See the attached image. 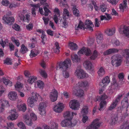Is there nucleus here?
<instances>
[{"mask_svg":"<svg viewBox=\"0 0 129 129\" xmlns=\"http://www.w3.org/2000/svg\"><path fill=\"white\" fill-rule=\"evenodd\" d=\"M59 69H61L63 72V75L65 78H68L69 76V73L65 71L70 67L71 65V61L70 59L68 58L63 62H60L58 63Z\"/></svg>","mask_w":129,"mask_h":129,"instance_id":"f257e3e1","label":"nucleus"},{"mask_svg":"<svg viewBox=\"0 0 129 129\" xmlns=\"http://www.w3.org/2000/svg\"><path fill=\"white\" fill-rule=\"evenodd\" d=\"M121 52V55L125 57L129 58V49H126L124 50H119L116 48L109 49L104 52V55H107L110 54L118 52Z\"/></svg>","mask_w":129,"mask_h":129,"instance_id":"f03ea898","label":"nucleus"},{"mask_svg":"<svg viewBox=\"0 0 129 129\" xmlns=\"http://www.w3.org/2000/svg\"><path fill=\"white\" fill-rule=\"evenodd\" d=\"M85 25L83 24V23L81 21H79L78 25L77 27L75 26V29L78 30L79 28L84 29H88L89 30L91 31H93V29L92 27L93 26V25L91 21L89 20H86L85 22Z\"/></svg>","mask_w":129,"mask_h":129,"instance_id":"7ed1b4c3","label":"nucleus"},{"mask_svg":"<svg viewBox=\"0 0 129 129\" xmlns=\"http://www.w3.org/2000/svg\"><path fill=\"white\" fill-rule=\"evenodd\" d=\"M122 96V94H119L116 97L115 100H113L110 106L108 108L109 110H112L116 108Z\"/></svg>","mask_w":129,"mask_h":129,"instance_id":"20e7f679","label":"nucleus"},{"mask_svg":"<svg viewBox=\"0 0 129 129\" xmlns=\"http://www.w3.org/2000/svg\"><path fill=\"white\" fill-rule=\"evenodd\" d=\"M75 73L77 77L79 79L87 78L88 76V74L81 69H76Z\"/></svg>","mask_w":129,"mask_h":129,"instance_id":"39448f33","label":"nucleus"},{"mask_svg":"<svg viewBox=\"0 0 129 129\" xmlns=\"http://www.w3.org/2000/svg\"><path fill=\"white\" fill-rule=\"evenodd\" d=\"M75 73L77 77L79 79L87 78L88 76V74L81 69H76Z\"/></svg>","mask_w":129,"mask_h":129,"instance_id":"423d86ee","label":"nucleus"},{"mask_svg":"<svg viewBox=\"0 0 129 129\" xmlns=\"http://www.w3.org/2000/svg\"><path fill=\"white\" fill-rule=\"evenodd\" d=\"M112 60L111 62L113 66L118 67L120 65L122 60L118 55L113 56L112 57Z\"/></svg>","mask_w":129,"mask_h":129,"instance_id":"0eeeda50","label":"nucleus"},{"mask_svg":"<svg viewBox=\"0 0 129 129\" xmlns=\"http://www.w3.org/2000/svg\"><path fill=\"white\" fill-rule=\"evenodd\" d=\"M35 96L29 97L28 99V103L29 106L32 107L34 105V103L36 102L38 98L40 97L39 94L37 93H35Z\"/></svg>","mask_w":129,"mask_h":129,"instance_id":"6e6552de","label":"nucleus"},{"mask_svg":"<svg viewBox=\"0 0 129 129\" xmlns=\"http://www.w3.org/2000/svg\"><path fill=\"white\" fill-rule=\"evenodd\" d=\"M99 120L98 118L95 119L90 125L87 127L86 129H97L101 124V123L99 122Z\"/></svg>","mask_w":129,"mask_h":129,"instance_id":"1a4fd4ad","label":"nucleus"},{"mask_svg":"<svg viewBox=\"0 0 129 129\" xmlns=\"http://www.w3.org/2000/svg\"><path fill=\"white\" fill-rule=\"evenodd\" d=\"M91 53V51L89 48L84 47H83L78 52V54L80 55H81V54H84L87 56L90 55Z\"/></svg>","mask_w":129,"mask_h":129,"instance_id":"9d476101","label":"nucleus"},{"mask_svg":"<svg viewBox=\"0 0 129 129\" xmlns=\"http://www.w3.org/2000/svg\"><path fill=\"white\" fill-rule=\"evenodd\" d=\"M108 98L107 95L105 94H104L101 95L99 98L100 100L101 101L100 103V107L99 108V110H101L104 107V105H105L106 103V102L105 100Z\"/></svg>","mask_w":129,"mask_h":129,"instance_id":"9b49d317","label":"nucleus"},{"mask_svg":"<svg viewBox=\"0 0 129 129\" xmlns=\"http://www.w3.org/2000/svg\"><path fill=\"white\" fill-rule=\"evenodd\" d=\"M8 14H7L6 15H5L3 17V20L4 21L5 23L6 24L11 25L14 22L15 19L13 17H8V16L7 15Z\"/></svg>","mask_w":129,"mask_h":129,"instance_id":"f8f14e48","label":"nucleus"},{"mask_svg":"<svg viewBox=\"0 0 129 129\" xmlns=\"http://www.w3.org/2000/svg\"><path fill=\"white\" fill-rule=\"evenodd\" d=\"M0 104L1 105V109L2 111H3L5 108L9 107L10 106L8 101L4 98L0 99Z\"/></svg>","mask_w":129,"mask_h":129,"instance_id":"ddd939ff","label":"nucleus"},{"mask_svg":"<svg viewBox=\"0 0 129 129\" xmlns=\"http://www.w3.org/2000/svg\"><path fill=\"white\" fill-rule=\"evenodd\" d=\"M46 105L45 103L43 102L39 104V109L40 111V114L42 115H45L46 114L45 108Z\"/></svg>","mask_w":129,"mask_h":129,"instance_id":"4468645a","label":"nucleus"},{"mask_svg":"<svg viewBox=\"0 0 129 129\" xmlns=\"http://www.w3.org/2000/svg\"><path fill=\"white\" fill-rule=\"evenodd\" d=\"M70 108L72 109L77 110L80 105L77 100H73L70 101L69 104Z\"/></svg>","mask_w":129,"mask_h":129,"instance_id":"2eb2a0df","label":"nucleus"},{"mask_svg":"<svg viewBox=\"0 0 129 129\" xmlns=\"http://www.w3.org/2000/svg\"><path fill=\"white\" fill-rule=\"evenodd\" d=\"M64 108L62 103H59L56 105L54 106L53 108V110L57 113H60L63 110Z\"/></svg>","mask_w":129,"mask_h":129,"instance_id":"dca6fc26","label":"nucleus"},{"mask_svg":"<svg viewBox=\"0 0 129 129\" xmlns=\"http://www.w3.org/2000/svg\"><path fill=\"white\" fill-rule=\"evenodd\" d=\"M58 95V92L55 89L52 90L51 92L50 97L51 100L52 102H55L57 99Z\"/></svg>","mask_w":129,"mask_h":129,"instance_id":"f3484780","label":"nucleus"},{"mask_svg":"<svg viewBox=\"0 0 129 129\" xmlns=\"http://www.w3.org/2000/svg\"><path fill=\"white\" fill-rule=\"evenodd\" d=\"M77 113L72 112L71 114V112L69 111H67L64 114V116L66 119L71 120L73 118L74 115H76Z\"/></svg>","mask_w":129,"mask_h":129,"instance_id":"a211bd4d","label":"nucleus"},{"mask_svg":"<svg viewBox=\"0 0 129 129\" xmlns=\"http://www.w3.org/2000/svg\"><path fill=\"white\" fill-rule=\"evenodd\" d=\"M61 125L62 127H67L69 128L73 126L72 123L71 121L67 119L62 120L61 123Z\"/></svg>","mask_w":129,"mask_h":129,"instance_id":"6ab92c4d","label":"nucleus"},{"mask_svg":"<svg viewBox=\"0 0 129 129\" xmlns=\"http://www.w3.org/2000/svg\"><path fill=\"white\" fill-rule=\"evenodd\" d=\"M110 80L109 77L107 76L103 80L102 82L100 83V85L102 88H105L110 82Z\"/></svg>","mask_w":129,"mask_h":129,"instance_id":"aec40b11","label":"nucleus"},{"mask_svg":"<svg viewBox=\"0 0 129 129\" xmlns=\"http://www.w3.org/2000/svg\"><path fill=\"white\" fill-rule=\"evenodd\" d=\"M30 116L31 117L30 119H27L26 120V122L28 125L31 126L32 125L31 120L35 121L37 120V117L35 113H30Z\"/></svg>","mask_w":129,"mask_h":129,"instance_id":"412c9836","label":"nucleus"},{"mask_svg":"<svg viewBox=\"0 0 129 129\" xmlns=\"http://www.w3.org/2000/svg\"><path fill=\"white\" fill-rule=\"evenodd\" d=\"M18 15L21 20L27 22L28 23L29 22L30 16L29 14H27L24 16V15L21 14H18Z\"/></svg>","mask_w":129,"mask_h":129,"instance_id":"4be33fe9","label":"nucleus"},{"mask_svg":"<svg viewBox=\"0 0 129 129\" xmlns=\"http://www.w3.org/2000/svg\"><path fill=\"white\" fill-rule=\"evenodd\" d=\"M118 117L117 115H114L112 116L110 121V124L111 125H114L117 122Z\"/></svg>","mask_w":129,"mask_h":129,"instance_id":"5701e85b","label":"nucleus"},{"mask_svg":"<svg viewBox=\"0 0 129 129\" xmlns=\"http://www.w3.org/2000/svg\"><path fill=\"white\" fill-rule=\"evenodd\" d=\"M83 65L86 69L92 70L93 68L92 65L90 61L86 60L84 63Z\"/></svg>","mask_w":129,"mask_h":129,"instance_id":"b1692460","label":"nucleus"},{"mask_svg":"<svg viewBox=\"0 0 129 129\" xmlns=\"http://www.w3.org/2000/svg\"><path fill=\"white\" fill-rule=\"evenodd\" d=\"M121 104L123 108H126L127 109L128 107V98L124 97L121 101Z\"/></svg>","mask_w":129,"mask_h":129,"instance_id":"393cba45","label":"nucleus"},{"mask_svg":"<svg viewBox=\"0 0 129 129\" xmlns=\"http://www.w3.org/2000/svg\"><path fill=\"white\" fill-rule=\"evenodd\" d=\"M8 97L10 100H15L17 97V94L15 92L11 91L9 93Z\"/></svg>","mask_w":129,"mask_h":129,"instance_id":"a878e982","label":"nucleus"},{"mask_svg":"<svg viewBox=\"0 0 129 129\" xmlns=\"http://www.w3.org/2000/svg\"><path fill=\"white\" fill-rule=\"evenodd\" d=\"M115 31V29L114 28L107 29L105 31L106 34L108 36H112L113 35Z\"/></svg>","mask_w":129,"mask_h":129,"instance_id":"bb28decb","label":"nucleus"},{"mask_svg":"<svg viewBox=\"0 0 129 129\" xmlns=\"http://www.w3.org/2000/svg\"><path fill=\"white\" fill-rule=\"evenodd\" d=\"M127 1L126 0H123V3L119 5V9L122 12H123L125 8L127 6Z\"/></svg>","mask_w":129,"mask_h":129,"instance_id":"cd10ccee","label":"nucleus"},{"mask_svg":"<svg viewBox=\"0 0 129 129\" xmlns=\"http://www.w3.org/2000/svg\"><path fill=\"white\" fill-rule=\"evenodd\" d=\"M69 47L71 50H76L78 48V46L76 43L71 42H69Z\"/></svg>","mask_w":129,"mask_h":129,"instance_id":"c85d7f7f","label":"nucleus"},{"mask_svg":"<svg viewBox=\"0 0 129 129\" xmlns=\"http://www.w3.org/2000/svg\"><path fill=\"white\" fill-rule=\"evenodd\" d=\"M103 35L101 33H99L96 35V40L98 44H100L103 40Z\"/></svg>","mask_w":129,"mask_h":129,"instance_id":"c756f323","label":"nucleus"},{"mask_svg":"<svg viewBox=\"0 0 129 129\" xmlns=\"http://www.w3.org/2000/svg\"><path fill=\"white\" fill-rule=\"evenodd\" d=\"M124 28L123 30H121L122 29H120V31H122V33L124 34L125 35L128 37H129V26L126 27L125 28Z\"/></svg>","mask_w":129,"mask_h":129,"instance_id":"7c9ffc66","label":"nucleus"},{"mask_svg":"<svg viewBox=\"0 0 129 129\" xmlns=\"http://www.w3.org/2000/svg\"><path fill=\"white\" fill-rule=\"evenodd\" d=\"M88 111V108L87 106L83 107L81 111V113L83 116L87 114Z\"/></svg>","mask_w":129,"mask_h":129,"instance_id":"2f4dec72","label":"nucleus"},{"mask_svg":"<svg viewBox=\"0 0 129 129\" xmlns=\"http://www.w3.org/2000/svg\"><path fill=\"white\" fill-rule=\"evenodd\" d=\"M121 129H129V122L128 121H124L122 125L120 126Z\"/></svg>","mask_w":129,"mask_h":129,"instance_id":"473e14b6","label":"nucleus"},{"mask_svg":"<svg viewBox=\"0 0 129 129\" xmlns=\"http://www.w3.org/2000/svg\"><path fill=\"white\" fill-rule=\"evenodd\" d=\"M98 75L100 77L102 76L105 73V71L104 68L102 67H101L98 71Z\"/></svg>","mask_w":129,"mask_h":129,"instance_id":"72a5a7b5","label":"nucleus"},{"mask_svg":"<svg viewBox=\"0 0 129 129\" xmlns=\"http://www.w3.org/2000/svg\"><path fill=\"white\" fill-rule=\"evenodd\" d=\"M72 10L74 15L77 16H79V11L76 8L75 5L73 6Z\"/></svg>","mask_w":129,"mask_h":129,"instance_id":"f704fd0d","label":"nucleus"},{"mask_svg":"<svg viewBox=\"0 0 129 129\" xmlns=\"http://www.w3.org/2000/svg\"><path fill=\"white\" fill-rule=\"evenodd\" d=\"M71 57L72 60L73 62H77L80 61V59L78 58V55L76 54L72 55Z\"/></svg>","mask_w":129,"mask_h":129,"instance_id":"c9c22d12","label":"nucleus"},{"mask_svg":"<svg viewBox=\"0 0 129 129\" xmlns=\"http://www.w3.org/2000/svg\"><path fill=\"white\" fill-rule=\"evenodd\" d=\"M37 79V78L34 76H30L28 80V82L30 84H32L34 82H35Z\"/></svg>","mask_w":129,"mask_h":129,"instance_id":"e433bc0d","label":"nucleus"},{"mask_svg":"<svg viewBox=\"0 0 129 129\" xmlns=\"http://www.w3.org/2000/svg\"><path fill=\"white\" fill-rule=\"evenodd\" d=\"M49 6L48 4H46V6L43 7V8L45 12L44 13V15L45 16H47L48 14L49 13H51L50 11L47 8V7H48Z\"/></svg>","mask_w":129,"mask_h":129,"instance_id":"4c0bfd02","label":"nucleus"},{"mask_svg":"<svg viewBox=\"0 0 129 129\" xmlns=\"http://www.w3.org/2000/svg\"><path fill=\"white\" fill-rule=\"evenodd\" d=\"M98 53L96 50H94L93 53L92 55L90 57V58L92 60H95L98 55Z\"/></svg>","mask_w":129,"mask_h":129,"instance_id":"58836bf2","label":"nucleus"},{"mask_svg":"<svg viewBox=\"0 0 129 129\" xmlns=\"http://www.w3.org/2000/svg\"><path fill=\"white\" fill-rule=\"evenodd\" d=\"M113 83L112 84V87L114 89H115L118 86V83L117 82L115 78L114 77L112 78Z\"/></svg>","mask_w":129,"mask_h":129,"instance_id":"ea45409f","label":"nucleus"},{"mask_svg":"<svg viewBox=\"0 0 129 129\" xmlns=\"http://www.w3.org/2000/svg\"><path fill=\"white\" fill-rule=\"evenodd\" d=\"M35 85H37L39 88L43 89L44 86V83L42 81L39 80L37 81Z\"/></svg>","mask_w":129,"mask_h":129,"instance_id":"a19ab883","label":"nucleus"},{"mask_svg":"<svg viewBox=\"0 0 129 129\" xmlns=\"http://www.w3.org/2000/svg\"><path fill=\"white\" fill-rule=\"evenodd\" d=\"M28 51L27 48L25 46L24 44H22L20 50V52L23 54L25 53Z\"/></svg>","mask_w":129,"mask_h":129,"instance_id":"79ce46f5","label":"nucleus"},{"mask_svg":"<svg viewBox=\"0 0 129 129\" xmlns=\"http://www.w3.org/2000/svg\"><path fill=\"white\" fill-rule=\"evenodd\" d=\"M54 126L53 128H50V127L47 125L44 126V129H58V124L57 123L54 122L53 124Z\"/></svg>","mask_w":129,"mask_h":129,"instance_id":"37998d69","label":"nucleus"},{"mask_svg":"<svg viewBox=\"0 0 129 129\" xmlns=\"http://www.w3.org/2000/svg\"><path fill=\"white\" fill-rule=\"evenodd\" d=\"M78 84L79 87H87L88 85V83L87 81L79 82Z\"/></svg>","mask_w":129,"mask_h":129,"instance_id":"c03bdc74","label":"nucleus"},{"mask_svg":"<svg viewBox=\"0 0 129 129\" xmlns=\"http://www.w3.org/2000/svg\"><path fill=\"white\" fill-rule=\"evenodd\" d=\"M55 48H54V51L55 53H58L60 51L59 49L60 48V47L59 46V44L57 42H55Z\"/></svg>","mask_w":129,"mask_h":129,"instance_id":"a18cd8bd","label":"nucleus"},{"mask_svg":"<svg viewBox=\"0 0 129 129\" xmlns=\"http://www.w3.org/2000/svg\"><path fill=\"white\" fill-rule=\"evenodd\" d=\"M84 94V92L82 90L79 89L77 91V92L75 93V94L77 96L81 97Z\"/></svg>","mask_w":129,"mask_h":129,"instance_id":"49530a36","label":"nucleus"},{"mask_svg":"<svg viewBox=\"0 0 129 129\" xmlns=\"http://www.w3.org/2000/svg\"><path fill=\"white\" fill-rule=\"evenodd\" d=\"M15 89L18 91V90H20V89L22 88V85L21 83L19 82H17L15 85Z\"/></svg>","mask_w":129,"mask_h":129,"instance_id":"de8ad7c7","label":"nucleus"},{"mask_svg":"<svg viewBox=\"0 0 129 129\" xmlns=\"http://www.w3.org/2000/svg\"><path fill=\"white\" fill-rule=\"evenodd\" d=\"M3 82L6 85H8L9 86H11L12 84L10 80L6 79H4Z\"/></svg>","mask_w":129,"mask_h":129,"instance_id":"09e8293b","label":"nucleus"},{"mask_svg":"<svg viewBox=\"0 0 129 129\" xmlns=\"http://www.w3.org/2000/svg\"><path fill=\"white\" fill-rule=\"evenodd\" d=\"M16 113L15 112L14 113L12 114L11 116H9L8 117V119H10L12 120H13L17 119V115L16 114Z\"/></svg>","mask_w":129,"mask_h":129,"instance_id":"8fccbe9b","label":"nucleus"},{"mask_svg":"<svg viewBox=\"0 0 129 129\" xmlns=\"http://www.w3.org/2000/svg\"><path fill=\"white\" fill-rule=\"evenodd\" d=\"M11 39L12 41L15 43L17 47H18L20 45V43L19 40H16L14 37H11Z\"/></svg>","mask_w":129,"mask_h":129,"instance_id":"3c124183","label":"nucleus"},{"mask_svg":"<svg viewBox=\"0 0 129 129\" xmlns=\"http://www.w3.org/2000/svg\"><path fill=\"white\" fill-rule=\"evenodd\" d=\"M41 38L42 39V43L43 44H45V43L44 42V41L46 40V36L45 34V33H44L42 34L41 36Z\"/></svg>","mask_w":129,"mask_h":129,"instance_id":"603ef678","label":"nucleus"},{"mask_svg":"<svg viewBox=\"0 0 129 129\" xmlns=\"http://www.w3.org/2000/svg\"><path fill=\"white\" fill-rule=\"evenodd\" d=\"M7 129H13L14 127V124L13 123L9 122L7 123Z\"/></svg>","mask_w":129,"mask_h":129,"instance_id":"864d4df0","label":"nucleus"},{"mask_svg":"<svg viewBox=\"0 0 129 129\" xmlns=\"http://www.w3.org/2000/svg\"><path fill=\"white\" fill-rule=\"evenodd\" d=\"M30 40L31 41L32 43L31 44V46H30V47L31 48H33L35 47V44L37 43L36 38L35 37L31 38L30 39Z\"/></svg>","mask_w":129,"mask_h":129,"instance_id":"5fc2aeb1","label":"nucleus"},{"mask_svg":"<svg viewBox=\"0 0 129 129\" xmlns=\"http://www.w3.org/2000/svg\"><path fill=\"white\" fill-rule=\"evenodd\" d=\"M21 107L20 109H19L20 111H22L23 112H25L26 109V106L25 104H21L20 105Z\"/></svg>","mask_w":129,"mask_h":129,"instance_id":"6e6d98bb","label":"nucleus"},{"mask_svg":"<svg viewBox=\"0 0 129 129\" xmlns=\"http://www.w3.org/2000/svg\"><path fill=\"white\" fill-rule=\"evenodd\" d=\"M41 75L43 77L46 78L47 77V75L45 71L43 70H41L40 71Z\"/></svg>","mask_w":129,"mask_h":129,"instance_id":"4d7b16f0","label":"nucleus"},{"mask_svg":"<svg viewBox=\"0 0 129 129\" xmlns=\"http://www.w3.org/2000/svg\"><path fill=\"white\" fill-rule=\"evenodd\" d=\"M17 125L21 129H26L25 124L22 122H21L19 123Z\"/></svg>","mask_w":129,"mask_h":129,"instance_id":"13d9d810","label":"nucleus"},{"mask_svg":"<svg viewBox=\"0 0 129 129\" xmlns=\"http://www.w3.org/2000/svg\"><path fill=\"white\" fill-rule=\"evenodd\" d=\"M106 6L104 4L100 6V7L101 11L103 12H104L105 11L106 9Z\"/></svg>","mask_w":129,"mask_h":129,"instance_id":"bf43d9fd","label":"nucleus"},{"mask_svg":"<svg viewBox=\"0 0 129 129\" xmlns=\"http://www.w3.org/2000/svg\"><path fill=\"white\" fill-rule=\"evenodd\" d=\"M2 3L3 5L7 6L10 4V2L8 0H3Z\"/></svg>","mask_w":129,"mask_h":129,"instance_id":"052dcab7","label":"nucleus"},{"mask_svg":"<svg viewBox=\"0 0 129 129\" xmlns=\"http://www.w3.org/2000/svg\"><path fill=\"white\" fill-rule=\"evenodd\" d=\"M33 24L31 23H29L26 26V29L28 30H31L33 29Z\"/></svg>","mask_w":129,"mask_h":129,"instance_id":"680f3d73","label":"nucleus"},{"mask_svg":"<svg viewBox=\"0 0 129 129\" xmlns=\"http://www.w3.org/2000/svg\"><path fill=\"white\" fill-rule=\"evenodd\" d=\"M107 1L113 5H116L119 0H107Z\"/></svg>","mask_w":129,"mask_h":129,"instance_id":"e2e57ef3","label":"nucleus"},{"mask_svg":"<svg viewBox=\"0 0 129 129\" xmlns=\"http://www.w3.org/2000/svg\"><path fill=\"white\" fill-rule=\"evenodd\" d=\"M42 19L44 20V23L45 25H46L48 24L49 20V19L48 18H46L44 17H43L42 18Z\"/></svg>","mask_w":129,"mask_h":129,"instance_id":"0e129e2a","label":"nucleus"},{"mask_svg":"<svg viewBox=\"0 0 129 129\" xmlns=\"http://www.w3.org/2000/svg\"><path fill=\"white\" fill-rule=\"evenodd\" d=\"M13 28L17 31H19L20 29V27L19 25L17 24H14L13 26Z\"/></svg>","mask_w":129,"mask_h":129,"instance_id":"69168bd1","label":"nucleus"},{"mask_svg":"<svg viewBox=\"0 0 129 129\" xmlns=\"http://www.w3.org/2000/svg\"><path fill=\"white\" fill-rule=\"evenodd\" d=\"M59 17L56 14H55L53 16V20L55 23L56 24H57L58 22V17Z\"/></svg>","mask_w":129,"mask_h":129,"instance_id":"338daca9","label":"nucleus"},{"mask_svg":"<svg viewBox=\"0 0 129 129\" xmlns=\"http://www.w3.org/2000/svg\"><path fill=\"white\" fill-rule=\"evenodd\" d=\"M9 47L11 51H12L14 50V45L12 43H9Z\"/></svg>","mask_w":129,"mask_h":129,"instance_id":"774afa93","label":"nucleus"}]
</instances>
